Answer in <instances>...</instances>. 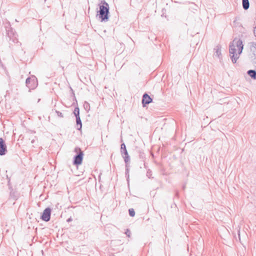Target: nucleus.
Returning a JSON list of instances; mask_svg holds the SVG:
<instances>
[{
  "label": "nucleus",
  "instance_id": "24",
  "mask_svg": "<svg viewBox=\"0 0 256 256\" xmlns=\"http://www.w3.org/2000/svg\"><path fill=\"white\" fill-rule=\"evenodd\" d=\"M252 64L256 67V56L252 60Z\"/></svg>",
  "mask_w": 256,
  "mask_h": 256
},
{
  "label": "nucleus",
  "instance_id": "2",
  "mask_svg": "<svg viewBox=\"0 0 256 256\" xmlns=\"http://www.w3.org/2000/svg\"><path fill=\"white\" fill-rule=\"evenodd\" d=\"M101 5H100V10L98 11L97 16H98L101 22H108L109 19V6L104 0L101 1Z\"/></svg>",
  "mask_w": 256,
  "mask_h": 256
},
{
  "label": "nucleus",
  "instance_id": "27",
  "mask_svg": "<svg viewBox=\"0 0 256 256\" xmlns=\"http://www.w3.org/2000/svg\"><path fill=\"white\" fill-rule=\"evenodd\" d=\"M46 0H44V2H46Z\"/></svg>",
  "mask_w": 256,
  "mask_h": 256
},
{
  "label": "nucleus",
  "instance_id": "9",
  "mask_svg": "<svg viewBox=\"0 0 256 256\" xmlns=\"http://www.w3.org/2000/svg\"><path fill=\"white\" fill-rule=\"evenodd\" d=\"M152 101V98L150 96L146 93H144L142 96V106L145 107L146 104H148Z\"/></svg>",
  "mask_w": 256,
  "mask_h": 256
},
{
  "label": "nucleus",
  "instance_id": "1",
  "mask_svg": "<svg viewBox=\"0 0 256 256\" xmlns=\"http://www.w3.org/2000/svg\"><path fill=\"white\" fill-rule=\"evenodd\" d=\"M244 48L242 42L240 39L234 38L229 46V52L230 59L232 63L236 62L237 60L242 54Z\"/></svg>",
  "mask_w": 256,
  "mask_h": 256
},
{
  "label": "nucleus",
  "instance_id": "10",
  "mask_svg": "<svg viewBox=\"0 0 256 256\" xmlns=\"http://www.w3.org/2000/svg\"><path fill=\"white\" fill-rule=\"evenodd\" d=\"M214 56L218 58H221V46L220 45L216 46L214 48Z\"/></svg>",
  "mask_w": 256,
  "mask_h": 256
},
{
  "label": "nucleus",
  "instance_id": "12",
  "mask_svg": "<svg viewBox=\"0 0 256 256\" xmlns=\"http://www.w3.org/2000/svg\"><path fill=\"white\" fill-rule=\"evenodd\" d=\"M76 123L77 126V130H80L82 127V123L80 118V116H76Z\"/></svg>",
  "mask_w": 256,
  "mask_h": 256
},
{
  "label": "nucleus",
  "instance_id": "7",
  "mask_svg": "<svg viewBox=\"0 0 256 256\" xmlns=\"http://www.w3.org/2000/svg\"><path fill=\"white\" fill-rule=\"evenodd\" d=\"M51 209L50 208H46L42 213L40 218L45 222H48L50 219Z\"/></svg>",
  "mask_w": 256,
  "mask_h": 256
},
{
  "label": "nucleus",
  "instance_id": "3",
  "mask_svg": "<svg viewBox=\"0 0 256 256\" xmlns=\"http://www.w3.org/2000/svg\"><path fill=\"white\" fill-rule=\"evenodd\" d=\"M6 31L7 36L8 38L10 47L12 46V44H18L17 34L15 31L10 26L6 28Z\"/></svg>",
  "mask_w": 256,
  "mask_h": 256
},
{
  "label": "nucleus",
  "instance_id": "18",
  "mask_svg": "<svg viewBox=\"0 0 256 256\" xmlns=\"http://www.w3.org/2000/svg\"><path fill=\"white\" fill-rule=\"evenodd\" d=\"M128 213L129 215L132 217H134L135 216V212L133 208H130L128 210Z\"/></svg>",
  "mask_w": 256,
  "mask_h": 256
},
{
  "label": "nucleus",
  "instance_id": "23",
  "mask_svg": "<svg viewBox=\"0 0 256 256\" xmlns=\"http://www.w3.org/2000/svg\"><path fill=\"white\" fill-rule=\"evenodd\" d=\"M146 176L148 178H150V176H152V172L148 170L147 172Z\"/></svg>",
  "mask_w": 256,
  "mask_h": 256
},
{
  "label": "nucleus",
  "instance_id": "20",
  "mask_svg": "<svg viewBox=\"0 0 256 256\" xmlns=\"http://www.w3.org/2000/svg\"><path fill=\"white\" fill-rule=\"evenodd\" d=\"M125 234L127 236L130 237L131 232H130V231L128 229H126V232H125Z\"/></svg>",
  "mask_w": 256,
  "mask_h": 256
},
{
  "label": "nucleus",
  "instance_id": "8",
  "mask_svg": "<svg viewBox=\"0 0 256 256\" xmlns=\"http://www.w3.org/2000/svg\"><path fill=\"white\" fill-rule=\"evenodd\" d=\"M7 152V148L5 142L2 138H0V156L6 154Z\"/></svg>",
  "mask_w": 256,
  "mask_h": 256
},
{
  "label": "nucleus",
  "instance_id": "14",
  "mask_svg": "<svg viewBox=\"0 0 256 256\" xmlns=\"http://www.w3.org/2000/svg\"><path fill=\"white\" fill-rule=\"evenodd\" d=\"M129 166H128V163L126 164V176L127 178V180L128 181V179L129 178Z\"/></svg>",
  "mask_w": 256,
  "mask_h": 256
},
{
  "label": "nucleus",
  "instance_id": "19",
  "mask_svg": "<svg viewBox=\"0 0 256 256\" xmlns=\"http://www.w3.org/2000/svg\"><path fill=\"white\" fill-rule=\"evenodd\" d=\"M56 112L57 114V115H58V117H60V118H63L64 117V115L62 114V112H60L59 111H58V110H56Z\"/></svg>",
  "mask_w": 256,
  "mask_h": 256
},
{
  "label": "nucleus",
  "instance_id": "15",
  "mask_svg": "<svg viewBox=\"0 0 256 256\" xmlns=\"http://www.w3.org/2000/svg\"><path fill=\"white\" fill-rule=\"evenodd\" d=\"M84 108L86 110L88 111L90 110V105L89 103L86 101H85L84 103Z\"/></svg>",
  "mask_w": 256,
  "mask_h": 256
},
{
  "label": "nucleus",
  "instance_id": "5",
  "mask_svg": "<svg viewBox=\"0 0 256 256\" xmlns=\"http://www.w3.org/2000/svg\"><path fill=\"white\" fill-rule=\"evenodd\" d=\"M26 86L30 90H34L38 86V80L36 77L34 76H32L30 77H28L26 79Z\"/></svg>",
  "mask_w": 256,
  "mask_h": 256
},
{
  "label": "nucleus",
  "instance_id": "17",
  "mask_svg": "<svg viewBox=\"0 0 256 256\" xmlns=\"http://www.w3.org/2000/svg\"><path fill=\"white\" fill-rule=\"evenodd\" d=\"M139 158L141 159L143 162L146 159V156L142 152H140L139 154Z\"/></svg>",
  "mask_w": 256,
  "mask_h": 256
},
{
  "label": "nucleus",
  "instance_id": "26",
  "mask_svg": "<svg viewBox=\"0 0 256 256\" xmlns=\"http://www.w3.org/2000/svg\"><path fill=\"white\" fill-rule=\"evenodd\" d=\"M34 140H32V143H34Z\"/></svg>",
  "mask_w": 256,
  "mask_h": 256
},
{
  "label": "nucleus",
  "instance_id": "11",
  "mask_svg": "<svg viewBox=\"0 0 256 256\" xmlns=\"http://www.w3.org/2000/svg\"><path fill=\"white\" fill-rule=\"evenodd\" d=\"M247 74L252 79L256 80V71L255 70H248L247 72Z\"/></svg>",
  "mask_w": 256,
  "mask_h": 256
},
{
  "label": "nucleus",
  "instance_id": "6",
  "mask_svg": "<svg viewBox=\"0 0 256 256\" xmlns=\"http://www.w3.org/2000/svg\"><path fill=\"white\" fill-rule=\"evenodd\" d=\"M120 153L122 155L124 161L126 164L128 163L130 161V157L128 154L126 146L124 143L121 144L120 146Z\"/></svg>",
  "mask_w": 256,
  "mask_h": 256
},
{
  "label": "nucleus",
  "instance_id": "22",
  "mask_svg": "<svg viewBox=\"0 0 256 256\" xmlns=\"http://www.w3.org/2000/svg\"><path fill=\"white\" fill-rule=\"evenodd\" d=\"M70 88V90L72 92V96H73V98L76 100V96H75V94H74V90L72 89V88Z\"/></svg>",
  "mask_w": 256,
  "mask_h": 256
},
{
  "label": "nucleus",
  "instance_id": "4",
  "mask_svg": "<svg viewBox=\"0 0 256 256\" xmlns=\"http://www.w3.org/2000/svg\"><path fill=\"white\" fill-rule=\"evenodd\" d=\"M74 152L76 154L74 157L73 164L76 166L81 164L84 156L83 152L79 147H76Z\"/></svg>",
  "mask_w": 256,
  "mask_h": 256
},
{
  "label": "nucleus",
  "instance_id": "16",
  "mask_svg": "<svg viewBox=\"0 0 256 256\" xmlns=\"http://www.w3.org/2000/svg\"><path fill=\"white\" fill-rule=\"evenodd\" d=\"M74 114L76 117L80 116V109L78 107H76L74 108Z\"/></svg>",
  "mask_w": 256,
  "mask_h": 256
},
{
  "label": "nucleus",
  "instance_id": "13",
  "mask_svg": "<svg viewBox=\"0 0 256 256\" xmlns=\"http://www.w3.org/2000/svg\"><path fill=\"white\" fill-rule=\"evenodd\" d=\"M242 8L244 10H247L250 7L248 0H242Z\"/></svg>",
  "mask_w": 256,
  "mask_h": 256
},
{
  "label": "nucleus",
  "instance_id": "25",
  "mask_svg": "<svg viewBox=\"0 0 256 256\" xmlns=\"http://www.w3.org/2000/svg\"><path fill=\"white\" fill-rule=\"evenodd\" d=\"M71 220H72L71 218H69L67 220V222H70V221H71Z\"/></svg>",
  "mask_w": 256,
  "mask_h": 256
},
{
  "label": "nucleus",
  "instance_id": "21",
  "mask_svg": "<svg viewBox=\"0 0 256 256\" xmlns=\"http://www.w3.org/2000/svg\"><path fill=\"white\" fill-rule=\"evenodd\" d=\"M250 46L256 50V42H252L250 43Z\"/></svg>",
  "mask_w": 256,
  "mask_h": 256
}]
</instances>
